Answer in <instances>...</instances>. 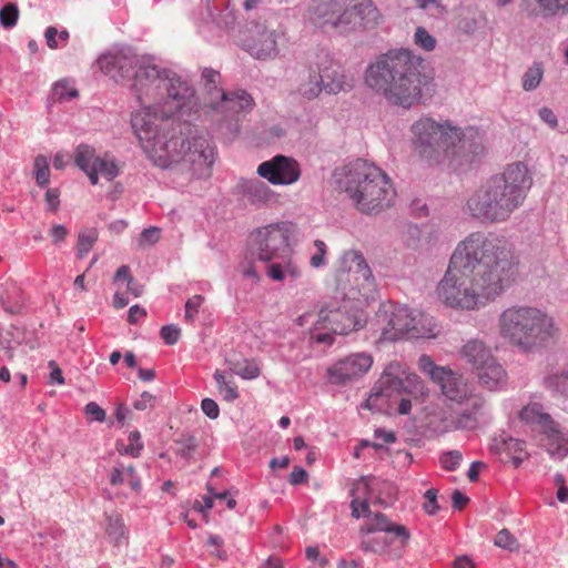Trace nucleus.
I'll list each match as a JSON object with an SVG mask.
<instances>
[{
  "mask_svg": "<svg viewBox=\"0 0 568 568\" xmlns=\"http://www.w3.org/2000/svg\"><path fill=\"white\" fill-rule=\"evenodd\" d=\"M73 159L75 165L88 175L93 185L98 184L99 175L112 181L120 174V166L113 159L98 156L95 150L88 144L78 145L73 152Z\"/></svg>",
  "mask_w": 568,
  "mask_h": 568,
  "instance_id": "16",
  "label": "nucleus"
},
{
  "mask_svg": "<svg viewBox=\"0 0 568 568\" xmlns=\"http://www.w3.org/2000/svg\"><path fill=\"white\" fill-rule=\"evenodd\" d=\"M363 407L379 413L388 412L390 407V377L388 375L376 383Z\"/></svg>",
  "mask_w": 568,
  "mask_h": 568,
  "instance_id": "27",
  "label": "nucleus"
},
{
  "mask_svg": "<svg viewBox=\"0 0 568 568\" xmlns=\"http://www.w3.org/2000/svg\"><path fill=\"white\" fill-rule=\"evenodd\" d=\"M531 185L532 176L526 164H508L469 196L468 212L483 222H504L524 203Z\"/></svg>",
  "mask_w": 568,
  "mask_h": 568,
  "instance_id": "4",
  "label": "nucleus"
},
{
  "mask_svg": "<svg viewBox=\"0 0 568 568\" xmlns=\"http://www.w3.org/2000/svg\"><path fill=\"white\" fill-rule=\"evenodd\" d=\"M435 384L439 386L445 397L458 404L464 403L471 390L466 378L449 367L445 368Z\"/></svg>",
  "mask_w": 568,
  "mask_h": 568,
  "instance_id": "23",
  "label": "nucleus"
},
{
  "mask_svg": "<svg viewBox=\"0 0 568 568\" xmlns=\"http://www.w3.org/2000/svg\"><path fill=\"white\" fill-rule=\"evenodd\" d=\"M400 399L398 400L396 412L398 415H408L413 407V402L415 398L407 396V395H400Z\"/></svg>",
  "mask_w": 568,
  "mask_h": 568,
  "instance_id": "60",
  "label": "nucleus"
},
{
  "mask_svg": "<svg viewBox=\"0 0 568 568\" xmlns=\"http://www.w3.org/2000/svg\"><path fill=\"white\" fill-rule=\"evenodd\" d=\"M475 374L479 384L490 392L498 390L506 384V372L497 361L484 365Z\"/></svg>",
  "mask_w": 568,
  "mask_h": 568,
  "instance_id": "29",
  "label": "nucleus"
},
{
  "mask_svg": "<svg viewBox=\"0 0 568 568\" xmlns=\"http://www.w3.org/2000/svg\"><path fill=\"white\" fill-rule=\"evenodd\" d=\"M155 402V396L149 392H143L139 399H136L133 404V407L138 410H145L148 408H153Z\"/></svg>",
  "mask_w": 568,
  "mask_h": 568,
  "instance_id": "56",
  "label": "nucleus"
},
{
  "mask_svg": "<svg viewBox=\"0 0 568 568\" xmlns=\"http://www.w3.org/2000/svg\"><path fill=\"white\" fill-rule=\"evenodd\" d=\"M323 90V79L314 57L310 61L307 74L301 79L297 85V93L306 100H314L322 93Z\"/></svg>",
  "mask_w": 568,
  "mask_h": 568,
  "instance_id": "28",
  "label": "nucleus"
},
{
  "mask_svg": "<svg viewBox=\"0 0 568 568\" xmlns=\"http://www.w3.org/2000/svg\"><path fill=\"white\" fill-rule=\"evenodd\" d=\"M423 61L410 49L393 53V104L409 109L420 102L426 80L422 73Z\"/></svg>",
  "mask_w": 568,
  "mask_h": 568,
  "instance_id": "10",
  "label": "nucleus"
},
{
  "mask_svg": "<svg viewBox=\"0 0 568 568\" xmlns=\"http://www.w3.org/2000/svg\"><path fill=\"white\" fill-rule=\"evenodd\" d=\"M315 59L323 79L324 90L328 94L348 92L354 88V75L335 62L328 52L321 51L315 54Z\"/></svg>",
  "mask_w": 568,
  "mask_h": 568,
  "instance_id": "18",
  "label": "nucleus"
},
{
  "mask_svg": "<svg viewBox=\"0 0 568 568\" xmlns=\"http://www.w3.org/2000/svg\"><path fill=\"white\" fill-rule=\"evenodd\" d=\"M203 413L211 419H215L220 415V408L215 400L211 398H204L201 403Z\"/></svg>",
  "mask_w": 568,
  "mask_h": 568,
  "instance_id": "57",
  "label": "nucleus"
},
{
  "mask_svg": "<svg viewBox=\"0 0 568 568\" xmlns=\"http://www.w3.org/2000/svg\"><path fill=\"white\" fill-rule=\"evenodd\" d=\"M460 357L474 372L496 361L490 348L479 339L467 341L460 349Z\"/></svg>",
  "mask_w": 568,
  "mask_h": 568,
  "instance_id": "25",
  "label": "nucleus"
},
{
  "mask_svg": "<svg viewBox=\"0 0 568 568\" xmlns=\"http://www.w3.org/2000/svg\"><path fill=\"white\" fill-rule=\"evenodd\" d=\"M202 79L210 94L214 93L216 98H221V93H225L219 88L221 74L217 71L205 68L202 72Z\"/></svg>",
  "mask_w": 568,
  "mask_h": 568,
  "instance_id": "42",
  "label": "nucleus"
},
{
  "mask_svg": "<svg viewBox=\"0 0 568 568\" xmlns=\"http://www.w3.org/2000/svg\"><path fill=\"white\" fill-rule=\"evenodd\" d=\"M229 368L231 372L242 377L243 379H254L257 378L261 374V369L258 364L254 359H242V361H232L226 359Z\"/></svg>",
  "mask_w": 568,
  "mask_h": 568,
  "instance_id": "34",
  "label": "nucleus"
},
{
  "mask_svg": "<svg viewBox=\"0 0 568 568\" xmlns=\"http://www.w3.org/2000/svg\"><path fill=\"white\" fill-rule=\"evenodd\" d=\"M267 263L266 274L273 281H283L286 275L292 277L300 276L301 271L298 266L292 262L291 256L285 260H274Z\"/></svg>",
  "mask_w": 568,
  "mask_h": 568,
  "instance_id": "32",
  "label": "nucleus"
},
{
  "mask_svg": "<svg viewBox=\"0 0 568 568\" xmlns=\"http://www.w3.org/2000/svg\"><path fill=\"white\" fill-rule=\"evenodd\" d=\"M285 32L266 22H252L246 27L242 45L252 57L258 60L275 59L278 44L284 40Z\"/></svg>",
  "mask_w": 568,
  "mask_h": 568,
  "instance_id": "15",
  "label": "nucleus"
},
{
  "mask_svg": "<svg viewBox=\"0 0 568 568\" xmlns=\"http://www.w3.org/2000/svg\"><path fill=\"white\" fill-rule=\"evenodd\" d=\"M372 365L373 358L371 355L352 354L328 367V382L334 385H345L365 375Z\"/></svg>",
  "mask_w": 568,
  "mask_h": 568,
  "instance_id": "19",
  "label": "nucleus"
},
{
  "mask_svg": "<svg viewBox=\"0 0 568 568\" xmlns=\"http://www.w3.org/2000/svg\"><path fill=\"white\" fill-rule=\"evenodd\" d=\"M314 246L316 252L312 255L310 263L313 267H321L325 264L327 247L326 244L321 240H316L314 242Z\"/></svg>",
  "mask_w": 568,
  "mask_h": 568,
  "instance_id": "52",
  "label": "nucleus"
},
{
  "mask_svg": "<svg viewBox=\"0 0 568 568\" xmlns=\"http://www.w3.org/2000/svg\"><path fill=\"white\" fill-rule=\"evenodd\" d=\"M542 74L544 70L541 63H534V65L529 68L523 77V89L525 91L535 90L539 85Z\"/></svg>",
  "mask_w": 568,
  "mask_h": 568,
  "instance_id": "41",
  "label": "nucleus"
},
{
  "mask_svg": "<svg viewBox=\"0 0 568 568\" xmlns=\"http://www.w3.org/2000/svg\"><path fill=\"white\" fill-rule=\"evenodd\" d=\"M466 400H470V406L463 410L454 422L455 427L458 429L476 428L479 419L486 414V399L484 396L473 394V390H470Z\"/></svg>",
  "mask_w": 568,
  "mask_h": 568,
  "instance_id": "26",
  "label": "nucleus"
},
{
  "mask_svg": "<svg viewBox=\"0 0 568 568\" xmlns=\"http://www.w3.org/2000/svg\"><path fill=\"white\" fill-rule=\"evenodd\" d=\"M517 273V261L505 237L474 232L453 252L437 296L452 308L479 310L507 290Z\"/></svg>",
  "mask_w": 568,
  "mask_h": 568,
  "instance_id": "1",
  "label": "nucleus"
},
{
  "mask_svg": "<svg viewBox=\"0 0 568 568\" xmlns=\"http://www.w3.org/2000/svg\"><path fill=\"white\" fill-rule=\"evenodd\" d=\"M546 385L548 388L568 396V369L547 377Z\"/></svg>",
  "mask_w": 568,
  "mask_h": 568,
  "instance_id": "45",
  "label": "nucleus"
},
{
  "mask_svg": "<svg viewBox=\"0 0 568 568\" xmlns=\"http://www.w3.org/2000/svg\"><path fill=\"white\" fill-rule=\"evenodd\" d=\"M413 40L416 47L426 52L434 51L437 45L435 37H433L424 27L416 28Z\"/></svg>",
  "mask_w": 568,
  "mask_h": 568,
  "instance_id": "40",
  "label": "nucleus"
},
{
  "mask_svg": "<svg viewBox=\"0 0 568 568\" xmlns=\"http://www.w3.org/2000/svg\"><path fill=\"white\" fill-rule=\"evenodd\" d=\"M462 459V452L457 449L444 452L439 456L440 465L443 466L444 469L448 471L456 470L459 467Z\"/></svg>",
  "mask_w": 568,
  "mask_h": 568,
  "instance_id": "47",
  "label": "nucleus"
},
{
  "mask_svg": "<svg viewBox=\"0 0 568 568\" xmlns=\"http://www.w3.org/2000/svg\"><path fill=\"white\" fill-rule=\"evenodd\" d=\"M240 194L252 205H267L276 200V193L257 179L242 180L237 185Z\"/></svg>",
  "mask_w": 568,
  "mask_h": 568,
  "instance_id": "24",
  "label": "nucleus"
},
{
  "mask_svg": "<svg viewBox=\"0 0 568 568\" xmlns=\"http://www.w3.org/2000/svg\"><path fill=\"white\" fill-rule=\"evenodd\" d=\"M521 422L538 432L547 442V452L555 458H564L568 454V430L561 428L544 406L539 403H529L519 412Z\"/></svg>",
  "mask_w": 568,
  "mask_h": 568,
  "instance_id": "12",
  "label": "nucleus"
},
{
  "mask_svg": "<svg viewBox=\"0 0 568 568\" xmlns=\"http://www.w3.org/2000/svg\"><path fill=\"white\" fill-rule=\"evenodd\" d=\"M407 395L422 402L426 395V387L422 378L406 365L393 363V395Z\"/></svg>",
  "mask_w": 568,
  "mask_h": 568,
  "instance_id": "21",
  "label": "nucleus"
},
{
  "mask_svg": "<svg viewBox=\"0 0 568 568\" xmlns=\"http://www.w3.org/2000/svg\"><path fill=\"white\" fill-rule=\"evenodd\" d=\"M144 316H146V311L144 308L140 307L139 305H133L129 310L128 321L131 324H135L139 322L140 318H142Z\"/></svg>",
  "mask_w": 568,
  "mask_h": 568,
  "instance_id": "64",
  "label": "nucleus"
},
{
  "mask_svg": "<svg viewBox=\"0 0 568 568\" xmlns=\"http://www.w3.org/2000/svg\"><path fill=\"white\" fill-rule=\"evenodd\" d=\"M505 449L513 454H521L524 452L525 443L517 438L504 439Z\"/></svg>",
  "mask_w": 568,
  "mask_h": 568,
  "instance_id": "61",
  "label": "nucleus"
},
{
  "mask_svg": "<svg viewBox=\"0 0 568 568\" xmlns=\"http://www.w3.org/2000/svg\"><path fill=\"white\" fill-rule=\"evenodd\" d=\"M121 79L133 78L132 89L142 109L132 113L131 125L142 149L151 160V149L168 142L170 133L159 134L158 122L197 111L195 90L176 73L159 69L151 60L120 57L115 61Z\"/></svg>",
  "mask_w": 568,
  "mask_h": 568,
  "instance_id": "2",
  "label": "nucleus"
},
{
  "mask_svg": "<svg viewBox=\"0 0 568 568\" xmlns=\"http://www.w3.org/2000/svg\"><path fill=\"white\" fill-rule=\"evenodd\" d=\"M160 335L168 345L178 343L181 336V329L176 325H165L161 328Z\"/></svg>",
  "mask_w": 568,
  "mask_h": 568,
  "instance_id": "54",
  "label": "nucleus"
},
{
  "mask_svg": "<svg viewBox=\"0 0 568 568\" xmlns=\"http://www.w3.org/2000/svg\"><path fill=\"white\" fill-rule=\"evenodd\" d=\"M203 296L202 295H194L191 298H189L185 303V312H184V318L187 322H193L199 314L200 307L203 304Z\"/></svg>",
  "mask_w": 568,
  "mask_h": 568,
  "instance_id": "49",
  "label": "nucleus"
},
{
  "mask_svg": "<svg viewBox=\"0 0 568 568\" xmlns=\"http://www.w3.org/2000/svg\"><path fill=\"white\" fill-rule=\"evenodd\" d=\"M528 2L529 13L535 17H552L560 10L565 11L568 7V0H532Z\"/></svg>",
  "mask_w": 568,
  "mask_h": 568,
  "instance_id": "33",
  "label": "nucleus"
},
{
  "mask_svg": "<svg viewBox=\"0 0 568 568\" xmlns=\"http://www.w3.org/2000/svg\"><path fill=\"white\" fill-rule=\"evenodd\" d=\"M368 489L369 485L365 479H361L353 485L351 490L353 496L351 503L352 515L355 518L374 515L372 528L368 529V535L364 539L363 545L365 550L383 555L388 551L389 547L390 523L387 517L378 510L372 513L366 498L361 499V496L366 495Z\"/></svg>",
  "mask_w": 568,
  "mask_h": 568,
  "instance_id": "11",
  "label": "nucleus"
},
{
  "mask_svg": "<svg viewBox=\"0 0 568 568\" xmlns=\"http://www.w3.org/2000/svg\"><path fill=\"white\" fill-rule=\"evenodd\" d=\"M365 84L376 94L390 99V55H377L366 68Z\"/></svg>",
  "mask_w": 568,
  "mask_h": 568,
  "instance_id": "20",
  "label": "nucleus"
},
{
  "mask_svg": "<svg viewBox=\"0 0 568 568\" xmlns=\"http://www.w3.org/2000/svg\"><path fill=\"white\" fill-rule=\"evenodd\" d=\"M161 236V230L159 227L152 226L145 229L139 237V246L140 247H149L159 242Z\"/></svg>",
  "mask_w": 568,
  "mask_h": 568,
  "instance_id": "51",
  "label": "nucleus"
},
{
  "mask_svg": "<svg viewBox=\"0 0 568 568\" xmlns=\"http://www.w3.org/2000/svg\"><path fill=\"white\" fill-rule=\"evenodd\" d=\"M410 532L404 525L393 523V559L403 558L409 545Z\"/></svg>",
  "mask_w": 568,
  "mask_h": 568,
  "instance_id": "36",
  "label": "nucleus"
},
{
  "mask_svg": "<svg viewBox=\"0 0 568 568\" xmlns=\"http://www.w3.org/2000/svg\"><path fill=\"white\" fill-rule=\"evenodd\" d=\"M213 378L216 383L217 390L224 400L231 403L239 397V390L235 382L232 378L227 379L223 371L216 369Z\"/></svg>",
  "mask_w": 568,
  "mask_h": 568,
  "instance_id": "35",
  "label": "nucleus"
},
{
  "mask_svg": "<svg viewBox=\"0 0 568 568\" xmlns=\"http://www.w3.org/2000/svg\"><path fill=\"white\" fill-rule=\"evenodd\" d=\"M410 132L415 152L429 165L450 162L464 136L463 130L450 121L426 115L412 124Z\"/></svg>",
  "mask_w": 568,
  "mask_h": 568,
  "instance_id": "9",
  "label": "nucleus"
},
{
  "mask_svg": "<svg viewBox=\"0 0 568 568\" xmlns=\"http://www.w3.org/2000/svg\"><path fill=\"white\" fill-rule=\"evenodd\" d=\"M332 183L362 213L377 214L388 205V176L367 161L356 160L336 168L332 174Z\"/></svg>",
  "mask_w": 568,
  "mask_h": 568,
  "instance_id": "5",
  "label": "nucleus"
},
{
  "mask_svg": "<svg viewBox=\"0 0 568 568\" xmlns=\"http://www.w3.org/2000/svg\"><path fill=\"white\" fill-rule=\"evenodd\" d=\"M50 372V383H57L59 385L64 383V378L62 375V371L59 365L54 361L49 362Z\"/></svg>",
  "mask_w": 568,
  "mask_h": 568,
  "instance_id": "63",
  "label": "nucleus"
},
{
  "mask_svg": "<svg viewBox=\"0 0 568 568\" xmlns=\"http://www.w3.org/2000/svg\"><path fill=\"white\" fill-rule=\"evenodd\" d=\"M437 494L438 490L434 488L426 490L424 494L425 503L423 508L428 515H435L439 510V505L437 503Z\"/></svg>",
  "mask_w": 568,
  "mask_h": 568,
  "instance_id": "53",
  "label": "nucleus"
},
{
  "mask_svg": "<svg viewBox=\"0 0 568 568\" xmlns=\"http://www.w3.org/2000/svg\"><path fill=\"white\" fill-rule=\"evenodd\" d=\"M417 367L423 374L427 375L434 383L439 378V376L446 368V366L436 365L433 358L427 354H423L419 356L417 361Z\"/></svg>",
  "mask_w": 568,
  "mask_h": 568,
  "instance_id": "39",
  "label": "nucleus"
},
{
  "mask_svg": "<svg viewBox=\"0 0 568 568\" xmlns=\"http://www.w3.org/2000/svg\"><path fill=\"white\" fill-rule=\"evenodd\" d=\"M150 152L154 165L169 169L180 164L199 176L209 175L215 160V148L207 135L191 128L185 133H171L168 142Z\"/></svg>",
  "mask_w": 568,
  "mask_h": 568,
  "instance_id": "6",
  "label": "nucleus"
},
{
  "mask_svg": "<svg viewBox=\"0 0 568 568\" xmlns=\"http://www.w3.org/2000/svg\"><path fill=\"white\" fill-rule=\"evenodd\" d=\"M417 6L427 11L433 17L442 16L446 12V7L443 0H415Z\"/></svg>",
  "mask_w": 568,
  "mask_h": 568,
  "instance_id": "50",
  "label": "nucleus"
},
{
  "mask_svg": "<svg viewBox=\"0 0 568 568\" xmlns=\"http://www.w3.org/2000/svg\"><path fill=\"white\" fill-rule=\"evenodd\" d=\"M84 413L90 418V420L104 422L105 412L101 408L97 403L90 402L84 407Z\"/></svg>",
  "mask_w": 568,
  "mask_h": 568,
  "instance_id": "55",
  "label": "nucleus"
},
{
  "mask_svg": "<svg viewBox=\"0 0 568 568\" xmlns=\"http://www.w3.org/2000/svg\"><path fill=\"white\" fill-rule=\"evenodd\" d=\"M256 173L272 185H292L300 180L302 170L294 158L278 154L260 163Z\"/></svg>",
  "mask_w": 568,
  "mask_h": 568,
  "instance_id": "17",
  "label": "nucleus"
},
{
  "mask_svg": "<svg viewBox=\"0 0 568 568\" xmlns=\"http://www.w3.org/2000/svg\"><path fill=\"white\" fill-rule=\"evenodd\" d=\"M539 116L540 119L547 123L550 128H556L557 126V116L555 115V113L552 112V110H550L549 108L547 106H542L540 110H539Z\"/></svg>",
  "mask_w": 568,
  "mask_h": 568,
  "instance_id": "62",
  "label": "nucleus"
},
{
  "mask_svg": "<svg viewBox=\"0 0 568 568\" xmlns=\"http://www.w3.org/2000/svg\"><path fill=\"white\" fill-rule=\"evenodd\" d=\"M19 9L14 3H8L0 10V23L4 28H12L17 24Z\"/></svg>",
  "mask_w": 568,
  "mask_h": 568,
  "instance_id": "48",
  "label": "nucleus"
},
{
  "mask_svg": "<svg viewBox=\"0 0 568 568\" xmlns=\"http://www.w3.org/2000/svg\"><path fill=\"white\" fill-rule=\"evenodd\" d=\"M98 240V232L95 230H89L81 232L78 237V255L83 257L93 247Z\"/></svg>",
  "mask_w": 568,
  "mask_h": 568,
  "instance_id": "44",
  "label": "nucleus"
},
{
  "mask_svg": "<svg viewBox=\"0 0 568 568\" xmlns=\"http://www.w3.org/2000/svg\"><path fill=\"white\" fill-rule=\"evenodd\" d=\"M105 535L108 541L114 547H121L128 544L129 530L120 514H105Z\"/></svg>",
  "mask_w": 568,
  "mask_h": 568,
  "instance_id": "31",
  "label": "nucleus"
},
{
  "mask_svg": "<svg viewBox=\"0 0 568 568\" xmlns=\"http://www.w3.org/2000/svg\"><path fill=\"white\" fill-rule=\"evenodd\" d=\"M403 236L407 246L416 250L426 248L434 241V229L429 224H409L406 226Z\"/></svg>",
  "mask_w": 568,
  "mask_h": 568,
  "instance_id": "30",
  "label": "nucleus"
},
{
  "mask_svg": "<svg viewBox=\"0 0 568 568\" xmlns=\"http://www.w3.org/2000/svg\"><path fill=\"white\" fill-rule=\"evenodd\" d=\"M500 334L523 352L546 346L555 336L554 320L539 308L513 306L505 310L498 321Z\"/></svg>",
  "mask_w": 568,
  "mask_h": 568,
  "instance_id": "8",
  "label": "nucleus"
},
{
  "mask_svg": "<svg viewBox=\"0 0 568 568\" xmlns=\"http://www.w3.org/2000/svg\"><path fill=\"white\" fill-rule=\"evenodd\" d=\"M310 19L325 31L347 36L375 28L381 13L372 0H317Z\"/></svg>",
  "mask_w": 568,
  "mask_h": 568,
  "instance_id": "7",
  "label": "nucleus"
},
{
  "mask_svg": "<svg viewBox=\"0 0 568 568\" xmlns=\"http://www.w3.org/2000/svg\"><path fill=\"white\" fill-rule=\"evenodd\" d=\"M337 291L346 300L342 307H323L318 320L311 331V338L318 344H333L331 333H318L320 328H328L335 334L346 335L363 325V318L354 302L374 301L377 288L372 271L361 251L347 250L341 255L335 272Z\"/></svg>",
  "mask_w": 568,
  "mask_h": 568,
  "instance_id": "3",
  "label": "nucleus"
},
{
  "mask_svg": "<svg viewBox=\"0 0 568 568\" xmlns=\"http://www.w3.org/2000/svg\"><path fill=\"white\" fill-rule=\"evenodd\" d=\"M495 546L509 550V551H517L519 550V542L514 537V535L510 534V531L506 528L501 529L495 537L494 541Z\"/></svg>",
  "mask_w": 568,
  "mask_h": 568,
  "instance_id": "46",
  "label": "nucleus"
},
{
  "mask_svg": "<svg viewBox=\"0 0 568 568\" xmlns=\"http://www.w3.org/2000/svg\"><path fill=\"white\" fill-rule=\"evenodd\" d=\"M253 106V98L244 90L221 93L220 101L215 104L212 103V108L221 113L225 120H231L241 112H248Z\"/></svg>",
  "mask_w": 568,
  "mask_h": 568,
  "instance_id": "22",
  "label": "nucleus"
},
{
  "mask_svg": "<svg viewBox=\"0 0 568 568\" xmlns=\"http://www.w3.org/2000/svg\"><path fill=\"white\" fill-rule=\"evenodd\" d=\"M308 478V474L302 467H294L292 473L290 474L288 481L291 485H300L306 483Z\"/></svg>",
  "mask_w": 568,
  "mask_h": 568,
  "instance_id": "59",
  "label": "nucleus"
},
{
  "mask_svg": "<svg viewBox=\"0 0 568 568\" xmlns=\"http://www.w3.org/2000/svg\"><path fill=\"white\" fill-rule=\"evenodd\" d=\"M34 178L40 186L47 185L50 181L49 163L44 155L34 159Z\"/></svg>",
  "mask_w": 568,
  "mask_h": 568,
  "instance_id": "43",
  "label": "nucleus"
},
{
  "mask_svg": "<svg viewBox=\"0 0 568 568\" xmlns=\"http://www.w3.org/2000/svg\"><path fill=\"white\" fill-rule=\"evenodd\" d=\"M128 444L123 442L116 443V450L120 455H128L133 458H136L141 455L143 449V443L141 440V434L138 430H133L129 434Z\"/></svg>",
  "mask_w": 568,
  "mask_h": 568,
  "instance_id": "37",
  "label": "nucleus"
},
{
  "mask_svg": "<svg viewBox=\"0 0 568 568\" xmlns=\"http://www.w3.org/2000/svg\"><path fill=\"white\" fill-rule=\"evenodd\" d=\"M60 192L58 189H49L45 192V203L50 211L55 212L60 205Z\"/></svg>",
  "mask_w": 568,
  "mask_h": 568,
  "instance_id": "58",
  "label": "nucleus"
},
{
  "mask_svg": "<svg viewBox=\"0 0 568 568\" xmlns=\"http://www.w3.org/2000/svg\"><path fill=\"white\" fill-rule=\"evenodd\" d=\"M52 95L58 101L71 100L79 95L73 81L69 79H62L54 83L52 88Z\"/></svg>",
  "mask_w": 568,
  "mask_h": 568,
  "instance_id": "38",
  "label": "nucleus"
},
{
  "mask_svg": "<svg viewBox=\"0 0 568 568\" xmlns=\"http://www.w3.org/2000/svg\"><path fill=\"white\" fill-rule=\"evenodd\" d=\"M440 332L442 326L433 316L406 304L393 303V342L437 338Z\"/></svg>",
  "mask_w": 568,
  "mask_h": 568,
  "instance_id": "13",
  "label": "nucleus"
},
{
  "mask_svg": "<svg viewBox=\"0 0 568 568\" xmlns=\"http://www.w3.org/2000/svg\"><path fill=\"white\" fill-rule=\"evenodd\" d=\"M290 235L291 229L285 222L258 227L250 236V252L261 262L285 260L292 255Z\"/></svg>",
  "mask_w": 568,
  "mask_h": 568,
  "instance_id": "14",
  "label": "nucleus"
}]
</instances>
